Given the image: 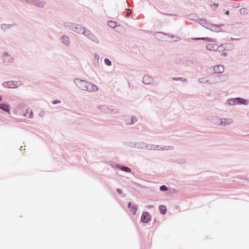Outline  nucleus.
<instances>
[{
  "instance_id": "2eb2a0df",
  "label": "nucleus",
  "mask_w": 249,
  "mask_h": 249,
  "mask_svg": "<svg viewBox=\"0 0 249 249\" xmlns=\"http://www.w3.org/2000/svg\"><path fill=\"white\" fill-rule=\"evenodd\" d=\"M148 79L149 78L148 76H144L142 79L143 83L145 84H148L149 83Z\"/></svg>"
},
{
  "instance_id": "f257e3e1",
  "label": "nucleus",
  "mask_w": 249,
  "mask_h": 249,
  "mask_svg": "<svg viewBox=\"0 0 249 249\" xmlns=\"http://www.w3.org/2000/svg\"><path fill=\"white\" fill-rule=\"evenodd\" d=\"M76 84L79 89L83 90L90 91L97 89V87L91 85L90 83H89L84 80H77L76 81Z\"/></svg>"
},
{
  "instance_id": "ddd939ff",
  "label": "nucleus",
  "mask_w": 249,
  "mask_h": 249,
  "mask_svg": "<svg viewBox=\"0 0 249 249\" xmlns=\"http://www.w3.org/2000/svg\"><path fill=\"white\" fill-rule=\"evenodd\" d=\"M108 25L111 28H114L116 26V23L114 21H110L108 22Z\"/></svg>"
},
{
  "instance_id": "39448f33",
  "label": "nucleus",
  "mask_w": 249,
  "mask_h": 249,
  "mask_svg": "<svg viewBox=\"0 0 249 249\" xmlns=\"http://www.w3.org/2000/svg\"><path fill=\"white\" fill-rule=\"evenodd\" d=\"M224 71V68L222 65H216L213 68V71L216 73H222Z\"/></svg>"
},
{
  "instance_id": "4be33fe9",
  "label": "nucleus",
  "mask_w": 249,
  "mask_h": 249,
  "mask_svg": "<svg viewBox=\"0 0 249 249\" xmlns=\"http://www.w3.org/2000/svg\"><path fill=\"white\" fill-rule=\"evenodd\" d=\"M201 39H203V40H209V39L208 38H201Z\"/></svg>"
},
{
  "instance_id": "6ab92c4d",
  "label": "nucleus",
  "mask_w": 249,
  "mask_h": 249,
  "mask_svg": "<svg viewBox=\"0 0 249 249\" xmlns=\"http://www.w3.org/2000/svg\"><path fill=\"white\" fill-rule=\"evenodd\" d=\"M86 36H88L89 38H91V37L93 36V35L90 33H87V34L86 35Z\"/></svg>"
},
{
  "instance_id": "f03ea898",
  "label": "nucleus",
  "mask_w": 249,
  "mask_h": 249,
  "mask_svg": "<svg viewBox=\"0 0 249 249\" xmlns=\"http://www.w3.org/2000/svg\"><path fill=\"white\" fill-rule=\"evenodd\" d=\"M206 49L210 51L222 52L225 50L223 44L219 45L215 41H210L206 45Z\"/></svg>"
},
{
  "instance_id": "f3484780",
  "label": "nucleus",
  "mask_w": 249,
  "mask_h": 249,
  "mask_svg": "<svg viewBox=\"0 0 249 249\" xmlns=\"http://www.w3.org/2000/svg\"><path fill=\"white\" fill-rule=\"evenodd\" d=\"M160 190L161 191H166L167 190V187L165 185H162L160 187Z\"/></svg>"
},
{
  "instance_id": "9b49d317",
  "label": "nucleus",
  "mask_w": 249,
  "mask_h": 249,
  "mask_svg": "<svg viewBox=\"0 0 249 249\" xmlns=\"http://www.w3.org/2000/svg\"><path fill=\"white\" fill-rule=\"evenodd\" d=\"M236 99H231L228 100V104L230 106H233L237 105V101H236Z\"/></svg>"
},
{
  "instance_id": "dca6fc26",
  "label": "nucleus",
  "mask_w": 249,
  "mask_h": 249,
  "mask_svg": "<svg viewBox=\"0 0 249 249\" xmlns=\"http://www.w3.org/2000/svg\"><path fill=\"white\" fill-rule=\"evenodd\" d=\"M105 63L107 66H110L111 64V61L107 58L105 59Z\"/></svg>"
},
{
  "instance_id": "423d86ee",
  "label": "nucleus",
  "mask_w": 249,
  "mask_h": 249,
  "mask_svg": "<svg viewBox=\"0 0 249 249\" xmlns=\"http://www.w3.org/2000/svg\"><path fill=\"white\" fill-rule=\"evenodd\" d=\"M128 207L130 209V212L133 214H135L137 212V207L134 205H132L130 203H128Z\"/></svg>"
},
{
  "instance_id": "412c9836",
  "label": "nucleus",
  "mask_w": 249,
  "mask_h": 249,
  "mask_svg": "<svg viewBox=\"0 0 249 249\" xmlns=\"http://www.w3.org/2000/svg\"><path fill=\"white\" fill-rule=\"evenodd\" d=\"M62 39H63V40H65V41H68V37H63L62 38Z\"/></svg>"
},
{
  "instance_id": "5701e85b",
  "label": "nucleus",
  "mask_w": 249,
  "mask_h": 249,
  "mask_svg": "<svg viewBox=\"0 0 249 249\" xmlns=\"http://www.w3.org/2000/svg\"><path fill=\"white\" fill-rule=\"evenodd\" d=\"M218 4H215V3H214V4H213V6H214V7H217V6H218Z\"/></svg>"
},
{
  "instance_id": "6e6552de",
  "label": "nucleus",
  "mask_w": 249,
  "mask_h": 249,
  "mask_svg": "<svg viewBox=\"0 0 249 249\" xmlns=\"http://www.w3.org/2000/svg\"><path fill=\"white\" fill-rule=\"evenodd\" d=\"M236 99V101H237V104H247L248 102V101L246 100L243 98H237Z\"/></svg>"
},
{
  "instance_id": "1a4fd4ad",
  "label": "nucleus",
  "mask_w": 249,
  "mask_h": 249,
  "mask_svg": "<svg viewBox=\"0 0 249 249\" xmlns=\"http://www.w3.org/2000/svg\"><path fill=\"white\" fill-rule=\"evenodd\" d=\"M159 209L161 213L164 214L166 213L167 209L165 206L164 205H161L159 207Z\"/></svg>"
},
{
  "instance_id": "393cba45",
  "label": "nucleus",
  "mask_w": 249,
  "mask_h": 249,
  "mask_svg": "<svg viewBox=\"0 0 249 249\" xmlns=\"http://www.w3.org/2000/svg\"><path fill=\"white\" fill-rule=\"evenodd\" d=\"M117 192H118L119 193H121V190H120V189H117Z\"/></svg>"
},
{
  "instance_id": "9d476101",
  "label": "nucleus",
  "mask_w": 249,
  "mask_h": 249,
  "mask_svg": "<svg viewBox=\"0 0 249 249\" xmlns=\"http://www.w3.org/2000/svg\"><path fill=\"white\" fill-rule=\"evenodd\" d=\"M24 116L27 118H31L33 117V112L29 109H27L26 112L24 114Z\"/></svg>"
},
{
  "instance_id": "7ed1b4c3",
  "label": "nucleus",
  "mask_w": 249,
  "mask_h": 249,
  "mask_svg": "<svg viewBox=\"0 0 249 249\" xmlns=\"http://www.w3.org/2000/svg\"><path fill=\"white\" fill-rule=\"evenodd\" d=\"M19 85L18 82L13 81L5 82L3 83V86L8 88H15L18 87Z\"/></svg>"
},
{
  "instance_id": "b1692460",
  "label": "nucleus",
  "mask_w": 249,
  "mask_h": 249,
  "mask_svg": "<svg viewBox=\"0 0 249 249\" xmlns=\"http://www.w3.org/2000/svg\"><path fill=\"white\" fill-rule=\"evenodd\" d=\"M225 14L227 15H228L229 14V11H227L225 13Z\"/></svg>"
},
{
  "instance_id": "aec40b11",
  "label": "nucleus",
  "mask_w": 249,
  "mask_h": 249,
  "mask_svg": "<svg viewBox=\"0 0 249 249\" xmlns=\"http://www.w3.org/2000/svg\"><path fill=\"white\" fill-rule=\"evenodd\" d=\"M60 102V101H58V100H54L53 102V104H57V103H59Z\"/></svg>"
},
{
  "instance_id": "f8f14e48",
  "label": "nucleus",
  "mask_w": 249,
  "mask_h": 249,
  "mask_svg": "<svg viewBox=\"0 0 249 249\" xmlns=\"http://www.w3.org/2000/svg\"><path fill=\"white\" fill-rule=\"evenodd\" d=\"M221 120H222V123L224 124H229L232 122V121L231 119H222Z\"/></svg>"
},
{
  "instance_id": "20e7f679",
  "label": "nucleus",
  "mask_w": 249,
  "mask_h": 249,
  "mask_svg": "<svg viewBox=\"0 0 249 249\" xmlns=\"http://www.w3.org/2000/svg\"><path fill=\"white\" fill-rule=\"evenodd\" d=\"M150 220V215L148 212L142 213L141 217V221L143 223H148Z\"/></svg>"
},
{
  "instance_id": "a878e982",
  "label": "nucleus",
  "mask_w": 249,
  "mask_h": 249,
  "mask_svg": "<svg viewBox=\"0 0 249 249\" xmlns=\"http://www.w3.org/2000/svg\"><path fill=\"white\" fill-rule=\"evenodd\" d=\"M2 100L1 97L0 96V101Z\"/></svg>"
},
{
  "instance_id": "a211bd4d",
  "label": "nucleus",
  "mask_w": 249,
  "mask_h": 249,
  "mask_svg": "<svg viewBox=\"0 0 249 249\" xmlns=\"http://www.w3.org/2000/svg\"><path fill=\"white\" fill-rule=\"evenodd\" d=\"M131 13V11L130 9H128L126 14V16L128 17L130 14Z\"/></svg>"
},
{
  "instance_id": "4468645a",
  "label": "nucleus",
  "mask_w": 249,
  "mask_h": 249,
  "mask_svg": "<svg viewBox=\"0 0 249 249\" xmlns=\"http://www.w3.org/2000/svg\"><path fill=\"white\" fill-rule=\"evenodd\" d=\"M120 169L123 171H124V172H131V170L130 168H129L128 167H125V166H122Z\"/></svg>"
},
{
  "instance_id": "0eeeda50",
  "label": "nucleus",
  "mask_w": 249,
  "mask_h": 249,
  "mask_svg": "<svg viewBox=\"0 0 249 249\" xmlns=\"http://www.w3.org/2000/svg\"><path fill=\"white\" fill-rule=\"evenodd\" d=\"M0 108L6 112H9V106L7 105L0 104Z\"/></svg>"
}]
</instances>
